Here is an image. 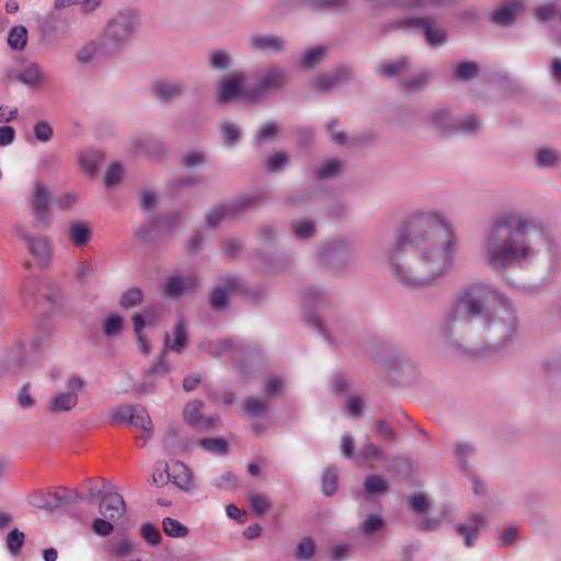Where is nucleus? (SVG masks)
Listing matches in <instances>:
<instances>
[{
    "mask_svg": "<svg viewBox=\"0 0 561 561\" xmlns=\"http://www.w3.org/2000/svg\"><path fill=\"white\" fill-rule=\"evenodd\" d=\"M162 526L164 533L170 537L183 538L188 533V529L183 524L171 517H165L162 520Z\"/></svg>",
    "mask_w": 561,
    "mask_h": 561,
    "instance_id": "nucleus-51",
    "label": "nucleus"
},
{
    "mask_svg": "<svg viewBox=\"0 0 561 561\" xmlns=\"http://www.w3.org/2000/svg\"><path fill=\"white\" fill-rule=\"evenodd\" d=\"M137 28L136 16L131 11H119L108 19L100 35V50L103 55L118 53L129 43Z\"/></svg>",
    "mask_w": 561,
    "mask_h": 561,
    "instance_id": "nucleus-5",
    "label": "nucleus"
},
{
    "mask_svg": "<svg viewBox=\"0 0 561 561\" xmlns=\"http://www.w3.org/2000/svg\"><path fill=\"white\" fill-rule=\"evenodd\" d=\"M168 480L178 485L180 489L188 490L193 485L192 472L181 461H173L165 469Z\"/></svg>",
    "mask_w": 561,
    "mask_h": 561,
    "instance_id": "nucleus-26",
    "label": "nucleus"
},
{
    "mask_svg": "<svg viewBox=\"0 0 561 561\" xmlns=\"http://www.w3.org/2000/svg\"><path fill=\"white\" fill-rule=\"evenodd\" d=\"M393 30H412L424 34L426 43L432 47L443 46L447 42V33L432 16H404L390 23Z\"/></svg>",
    "mask_w": 561,
    "mask_h": 561,
    "instance_id": "nucleus-7",
    "label": "nucleus"
},
{
    "mask_svg": "<svg viewBox=\"0 0 561 561\" xmlns=\"http://www.w3.org/2000/svg\"><path fill=\"white\" fill-rule=\"evenodd\" d=\"M156 98L162 102H170L184 94L186 88L182 81L170 82L158 80L152 87Z\"/></svg>",
    "mask_w": 561,
    "mask_h": 561,
    "instance_id": "nucleus-25",
    "label": "nucleus"
},
{
    "mask_svg": "<svg viewBox=\"0 0 561 561\" xmlns=\"http://www.w3.org/2000/svg\"><path fill=\"white\" fill-rule=\"evenodd\" d=\"M321 483L324 495H333L337 489L336 469L333 467L327 468L322 473Z\"/></svg>",
    "mask_w": 561,
    "mask_h": 561,
    "instance_id": "nucleus-46",
    "label": "nucleus"
},
{
    "mask_svg": "<svg viewBox=\"0 0 561 561\" xmlns=\"http://www.w3.org/2000/svg\"><path fill=\"white\" fill-rule=\"evenodd\" d=\"M531 233L550 243V233L540 221L525 213L510 210L496 216L482 239L485 263L493 272H506L511 266L531 263L539 249Z\"/></svg>",
    "mask_w": 561,
    "mask_h": 561,
    "instance_id": "nucleus-2",
    "label": "nucleus"
},
{
    "mask_svg": "<svg viewBox=\"0 0 561 561\" xmlns=\"http://www.w3.org/2000/svg\"><path fill=\"white\" fill-rule=\"evenodd\" d=\"M50 192L42 183L35 182L32 195L28 197V204L34 214V221L36 227H47L50 222L49 206H50Z\"/></svg>",
    "mask_w": 561,
    "mask_h": 561,
    "instance_id": "nucleus-10",
    "label": "nucleus"
},
{
    "mask_svg": "<svg viewBox=\"0 0 561 561\" xmlns=\"http://www.w3.org/2000/svg\"><path fill=\"white\" fill-rule=\"evenodd\" d=\"M411 66L407 57H400L397 60L383 62L378 66L377 73L387 78H396L400 83V79L410 75Z\"/></svg>",
    "mask_w": 561,
    "mask_h": 561,
    "instance_id": "nucleus-27",
    "label": "nucleus"
},
{
    "mask_svg": "<svg viewBox=\"0 0 561 561\" xmlns=\"http://www.w3.org/2000/svg\"><path fill=\"white\" fill-rule=\"evenodd\" d=\"M249 46L254 51L279 54L286 49V41L272 34H255L249 37Z\"/></svg>",
    "mask_w": 561,
    "mask_h": 561,
    "instance_id": "nucleus-16",
    "label": "nucleus"
},
{
    "mask_svg": "<svg viewBox=\"0 0 561 561\" xmlns=\"http://www.w3.org/2000/svg\"><path fill=\"white\" fill-rule=\"evenodd\" d=\"M210 66L214 69L224 70L230 67L231 58L224 50H215L209 55Z\"/></svg>",
    "mask_w": 561,
    "mask_h": 561,
    "instance_id": "nucleus-61",
    "label": "nucleus"
},
{
    "mask_svg": "<svg viewBox=\"0 0 561 561\" xmlns=\"http://www.w3.org/2000/svg\"><path fill=\"white\" fill-rule=\"evenodd\" d=\"M131 319H133V323H134V330L137 335L138 347L141 353L149 354V352H150L149 343L146 340V337L142 335V330L145 328V317L142 314H139V312H138V313H135Z\"/></svg>",
    "mask_w": 561,
    "mask_h": 561,
    "instance_id": "nucleus-43",
    "label": "nucleus"
},
{
    "mask_svg": "<svg viewBox=\"0 0 561 561\" xmlns=\"http://www.w3.org/2000/svg\"><path fill=\"white\" fill-rule=\"evenodd\" d=\"M526 7L525 0H508L492 14V21L500 26L513 24Z\"/></svg>",
    "mask_w": 561,
    "mask_h": 561,
    "instance_id": "nucleus-20",
    "label": "nucleus"
},
{
    "mask_svg": "<svg viewBox=\"0 0 561 561\" xmlns=\"http://www.w3.org/2000/svg\"><path fill=\"white\" fill-rule=\"evenodd\" d=\"M124 329V319L119 314H111L107 317L103 324V331L105 336L114 337L117 336Z\"/></svg>",
    "mask_w": 561,
    "mask_h": 561,
    "instance_id": "nucleus-49",
    "label": "nucleus"
},
{
    "mask_svg": "<svg viewBox=\"0 0 561 561\" xmlns=\"http://www.w3.org/2000/svg\"><path fill=\"white\" fill-rule=\"evenodd\" d=\"M459 238L451 221L437 209L410 214L387 251L389 268L404 287L422 289L454 270Z\"/></svg>",
    "mask_w": 561,
    "mask_h": 561,
    "instance_id": "nucleus-1",
    "label": "nucleus"
},
{
    "mask_svg": "<svg viewBox=\"0 0 561 561\" xmlns=\"http://www.w3.org/2000/svg\"><path fill=\"white\" fill-rule=\"evenodd\" d=\"M455 127L457 128L455 133H474L480 129L481 124L474 116H468L463 118L462 121L456 122Z\"/></svg>",
    "mask_w": 561,
    "mask_h": 561,
    "instance_id": "nucleus-63",
    "label": "nucleus"
},
{
    "mask_svg": "<svg viewBox=\"0 0 561 561\" xmlns=\"http://www.w3.org/2000/svg\"><path fill=\"white\" fill-rule=\"evenodd\" d=\"M350 77L351 75L348 69L339 68L331 73L318 77L311 82V85L318 92L325 94L329 93L335 87H337L340 83L348 80Z\"/></svg>",
    "mask_w": 561,
    "mask_h": 561,
    "instance_id": "nucleus-23",
    "label": "nucleus"
},
{
    "mask_svg": "<svg viewBox=\"0 0 561 561\" xmlns=\"http://www.w3.org/2000/svg\"><path fill=\"white\" fill-rule=\"evenodd\" d=\"M317 222L311 219L299 218L291 221L290 227L296 239H309L314 236Z\"/></svg>",
    "mask_w": 561,
    "mask_h": 561,
    "instance_id": "nucleus-35",
    "label": "nucleus"
},
{
    "mask_svg": "<svg viewBox=\"0 0 561 561\" xmlns=\"http://www.w3.org/2000/svg\"><path fill=\"white\" fill-rule=\"evenodd\" d=\"M559 14V9L556 2L550 1L539 5L535 10V18L540 22H547Z\"/></svg>",
    "mask_w": 561,
    "mask_h": 561,
    "instance_id": "nucleus-57",
    "label": "nucleus"
},
{
    "mask_svg": "<svg viewBox=\"0 0 561 561\" xmlns=\"http://www.w3.org/2000/svg\"><path fill=\"white\" fill-rule=\"evenodd\" d=\"M198 278L192 274L172 275L167 278L163 285V293L173 299H179L186 294L196 291L198 288Z\"/></svg>",
    "mask_w": 561,
    "mask_h": 561,
    "instance_id": "nucleus-13",
    "label": "nucleus"
},
{
    "mask_svg": "<svg viewBox=\"0 0 561 561\" xmlns=\"http://www.w3.org/2000/svg\"><path fill=\"white\" fill-rule=\"evenodd\" d=\"M163 443L170 454H178L186 449L188 446L187 438L182 437L180 435V430L174 425H170L168 427L167 434L163 438Z\"/></svg>",
    "mask_w": 561,
    "mask_h": 561,
    "instance_id": "nucleus-30",
    "label": "nucleus"
},
{
    "mask_svg": "<svg viewBox=\"0 0 561 561\" xmlns=\"http://www.w3.org/2000/svg\"><path fill=\"white\" fill-rule=\"evenodd\" d=\"M324 55L325 49L323 47L311 48L305 54L300 64L302 67L312 68L323 59Z\"/></svg>",
    "mask_w": 561,
    "mask_h": 561,
    "instance_id": "nucleus-60",
    "label": "nucleus"
},
{
    "mask_svg": "<svg viewBox=\"0 0 561 561\" xmlns=\"http://www.w3.org/2000/svg\"><path fill=\"white\" fill-rule=\"evenodd\" d=\"M129 426H135L140 428L146 433V439H149L152 436L153 425L151 419L146 410H138L136 408L133 419L130 420Z\"/></svg>",
    "mask_w": 561,
    "mask_h": 561,
    "instance_id": "nucleus-38",
    "label": "nucleus"
},
{
    "mask_svg": "<svg viewBox=\"0 0 561 561\" xmlns=\"http://www.w3.org/2000/svg\"><path fill=\"white\" fill-rule=\"evenodd\" d=\"M224 219H231L227 204L217 205L206 215V221L209 227H217Z\"/></svg>",
    "mask_w": 561,
    "mask_h": 561,
    "instance_id": "nucleus-55",
    "label": "nucleus"
},
{
    "mask_svg": "<svg viewBox=\"0 0 561 561\" xmlns=\"http://www.w3.org/2000/svg\"><path fill=\"white\" fill-rule=\"evenodd\" d=\"M346 0H288L284 3L288 8L307 7L310 9H337L343 8Z\"/></svg>",
    "mask_w": 561,
    "mask_h": 561,
    "instance_id": "nucleus-32",
    "label": "nucleus"
},
{
    "mask_svg": "<svg viewBox=\"0 0 561 561\" xmlns=\"http://www.w3.org/2000/svg\"><path fill=\"white\" fill-rule=\"evenodd\" d=\"M140 543L129 537L113 538L105 545V551L112 559H126L136 553Z\"/></svg>",
    "mask_w": 561,
    "mask_h": 561,
    "instance_id": "nucleus-22",
    "label": "nucleus"
},
{
    "mask_svg": "<svg viewBox=\"0 0 561 561\" xmlns=\"http://www.w3.org/2000/svg\"><path fill=\"white\" fill-rule=\"evenodd\" d=\"M264 198L261 194H244L227 203L230 218L236 219L247 211L259 208L263 205Z\"/></svg>",
    "mask_w": 561,
    "mask_h": 561,
    "instance_id": "nucleus-21",
    "label": "nucleus"
},
{
    "mask_svg": "<svg viewBox=\"0 0 561 561\" xmlns=\"http://www.w3.org/2000/svg\"><path fill=\"white\" fill-rule=\"evenodd\" d=\"M469 524H459L456 527L458 535L465 538L467 547H472L479 536L480 526L486 523V516L483 514L474 513L468 518Z\"/></svg>",
    "mask_w": 561,
    "mask_h": 561,
    "instance_id": "nucleus-24",
    "label": "nucleus"
},
{
    "mask_svg": "<svg viewBox=\"0 0 561 561\" xmlns=\"http://www.w3.org/2000/svg\"><path fill=\"white\" fill-rule=\"evenodd\" d=\"M51 500L45 504L47 510H55L57 507L75 504L85 496L78 492L77 490H69L66 488H61L50 494Z\"/></svg>",
    "mask_w": 561,
    "mask_h": 561,
    "instance_id": "nucleus-28",
    "label": "nucleus"
},
{
    "mask_svg": "<svg viewBox=\"0 0 561 561\" xmlns=\"http://www.w3.org/2000/svg\"><path fill=\"white\" fill-rule=\"evenodd\" d=\"M102 159V154L98 151H88L81 154L80 163L82 169L90 175H94L98 172L99 163Z\"/></svg>",
    "mask_w": 561,
    "mask_h": 561,
    "instance_id": "nucleus-47",
    "label": "nucleus"
},
{
    "mask_svg": "<svg viewBox=\"0 0 561 561\" xmlns=\"http://www.w3.org/2000/svg\"><path fill=\"white\" fill-rule=\"evenodd\" d=\"M25 365L26 364L22 351L18 350L16 352H12L7 356L5 360L3 362V375H16L23 370Z\"/></svg>",
    "mask_w": 561,
    "mask_h": 561,
    "instance_id": "nucleus-37",
    "label": "nucleus"
},
{
    "mask_svg": "<svg viewBox=\"0 0 561 561\" xmlns=\"http://www.w3.org/2000/svg\"><path fill=\"white\" fill-rule=\"evenodd\" d=\"M144 291L139 287H129L121 296L119 306L123 309H130L144 302Z\"/></svg>",
    "mask_w": 561,
    "mask_h": 561,
    "instance_id": "nucleus-39",
    "label": "nucleus"
},
{
    "mask_svg": "<svg viewBox=\"0 0 561 561\" xmlns=\"http://www.w3.org/2000/svg\"><path fill=\"white\" fill-rule=\"evenodd\" d=\"M98 51L101 53L100 38L98 39V43H90L81 49H79L77 53V59L82 64H87L93 59Z\"/></svg>",
    "mask_w": 561,
    "mask_h": 561,
    "instance_id": "nucleus-64",
    "label": "nucleus"
},
{
    "mask_svg": "<svg viewBox=\"0 0 561 561\" xmlns=\"http://www.w3.org/2000/svg\"><path fill=\"white\" fill-rule=\"evenodd\" d=\"M341 161L337 159H330L313 171V179L318 181L332 179L337 176L341 173Z\"/></svg>",
    "mask_w": 561,
    "mask_h": 561,
    "instance_id": "nucleus-36",
    "label": "nucleus"
},
{
    "mask_svg": "<svg viewBox=\"0 0 561 561\" xmlns=\"http://www.w3.org/2000/svg\"><path fill=\"white\" fill-rule=\"evenodd\" d=\"M84 387L80 377H71L67 381V391L58 392L50 401L48 410L53 413H62L72 410L78 404V393Z\"/></svg>",
    "mask_w": 561,
    "mask_h": 561,
    "instance_id": "nucleus-11",
    "label": "nucleus"
},
{
    "mask_svg": "<svg viewBox=\"0 0 561 561\" xmlns=\"http://www.w3.org/2000/svg\"><path fill=\"white\" fill-rule=\"evenodd\" d=\"M479 73V67L473 61H462L458 64L454 69V76L460 81H469L477 77Z\"/></svg>",
    "mask_w": 561,
    "mask_h": 561,
    "instance_id": "nucleus-42",
    "label": "nucleus"
},
{
    "mask_svg": "<svg viewBox=\"0 0 561 561\" xmlns=\"http://www.w3.org/2000/svg\"><path fill=\"white\" fill-rule=\"evenodd\" d=\"M204 403L201 400H194L188 402L184 409V420L192 426L201 427V428H215L219 422V417L217 415L210 416L208 419L202 415V408Z\"/></svg>",
    "mask_w": 561,
    "mask_h": 561,
    "instance_id": "nucleus-17",
    "label": "nucleus"
},
{
    "mask_svg": "<svg viewBox=\"0 0 561 561\" xmlns=\"http://www.w3.org/2000/svg\"><path fill=\"white\" fill-rule=\"evenodd\" d=\"M141 537L150 546H157L161 541V534L159 529L151 523H145L140 526Z\"/></svg>",
    "mask_w": 561,
    "mask_h": 561,
    "instance_id": "nucleus-58",
    "label": "nucleus"
},
{
    "mask_svg": "<svg viewBox=\"0 0 561 561\" xmlns=\"http://www.w3.org/2000/svg\"><path fill=\"white\" fill-rule=\"evenodd\" d=\"M27 42V31L24 26L19 25L10 30L8 35V44L13 49H23Z\"/></svg>",
    "mask_w": 561,
    "mask_h": 561,
    "instance_id": "nucleus-44",
    "label": "nucleus"
},
{
    "mask_svg": "<svg viewBox=\"0 0 561 561\" xmlns=\"http://www.w3.org/2000/svg\"><path fill=\"white\" fill-rule=\"evenodd\" d=\"M432 127L443 130L446 134L455 133L456 121L453 119L448 108H437L430 113L427 117Z\"/></svg>",
    "mask_w": 561,
    "mask_h": 561,
    "instance_id": "nucleus-29",
    "label": "nucleus"
},
{
    "mask_svg": "<svg viewBox=\"0 0 561 561\" xmlns=\"http://www.w3.org/2000/svg\"><path fill=\"white\" fill-rule=\"evenodd\" d=\"M69 238L77 247L87 244L91 239V229L84 221H73L70 224Z\"/></svg>",
    "mask_w": 561,
    "mask_h": 561,
    "instance_id": "nucleus-33",
    "label": "nucleus"
},
{
    "mask_svg": "<svg viewBox=\"0 0 561 561\" xmlns=\"http://www.w3.org/2000/svg\"><path fill=\"white\" fill-rule=\"evenodd\" d=\"M14 234L26 242L30 253L37 260L41 266H47L51 261V249L48 239L44 236H32L26 228L16 224Z\"/></svg>",
    "mask_w": 561,
    "mask_h": 561,
    "instance_id": "nucleus-9",
    "label": "nucleus"
},
{
    "mask_svg": "<svg viewBox=\"0 0 561 561\" xmlns=\"http://www.w3.org/2000/svg\"><path fill=\"white\" fill-rule=\"evenodd\" d=\"M245 75L243 72H232L225 79L219 87L217 100L219 103H227L234 98L245 100L244 91L250 88L245 84Z\"/></svg>",
    "mask_w": 561,
    "mask_h": 561,
    "instance_id": "nucleus-14",
    "label": "nucleus"
},
{
    "mask_svg": "<svg viewBox=\"0 0 561 561\" xmlns=\"http://www.w3.org/2000/svg\"><path fill=\"white\" fill-rule=\"evenodd\" d=\"M385 527V522L381 516L377 514H370L366 520L362 524L360 530L365 535H371L375 531L381 530Z\"/></svg>",
    "mask_w": 561,
    "mask_h": 561,
    "instance_id": "nucleus-59",
    "label": "nucleus"
},
{
    "mask_svg": "<svg viewBox=\"0 0 561 561\" xmlns=\"http://www.w3.org/2000/svg\"><path fill=\"white\" fill-rule=\"evenodd\" d=\"M559 153L554 149L541 148L536 152V162L540 167H552L559 161Z\"/></svg>",
    "mask_w": 561,
    "mask_h": 561,
    "instance_id": "nucleus-56",
    "label": "nucleus"
},
{
    "mask_svg": "<svg viewBox=\"0 0 561 561\" xmlns=\"http://www.w3.org/2000/svg\"><path fill=\"white\" fill-rule=\"evenodd\" d=\"M432 75L427 71H422L405 76L400 79V87L407 91H419L426 87L431 80Z\"/></svg>",
    "mask_w": 561,
    "mask_h": 561,
    "instance_id": "nucleus-34",
    "label": "nucleus"
},
{
    "mask_svg": "<svg viewBox=\"0 0 561 561\" xmlns=\"http://www.w3.org/2000/svg\"><path fill=\"white\" fill-rule=\"evenodd\" d=\"M25 536L18 528L9 533L7 537V547L12 554H16L24 545Z\"/></svg>",
    "mask_w": 561,
    "mask_h": 561,
    "instance_id": "nucleus-62",
    "label": "nucleus"
},
{
    "mask_svg": "<svg viewBox=\"0 0 561 561\" xmlns=\"http://www.w3.org/2000/svg\"><path fill=\"white\" fill-rule=\"evenodd\" d=\"M243 409L249 416L259 417L265 414L267 405L261 399L249 397L243 403Z\"/></svg>",
    "mask_w": 561,
    "mask_h": 561,
    "instance_id": "nucleus-53",
    "label": "nucleus"
},
{
    "mask_svg": "<svg viewBox=\"0 0 561 561\" xmlns=\"http://www.w3.org/2000/svg\"><path fill=\"white\" fill-rule=\"evenodd\" d=\"M506 297L492 285L484 282H471L463 285L455 295L443 321V334L446 339L460 331L473 319L482 320Z\"/></svg>",
    "mask_w": 561,
    "mask_h": 561,
    "instance_id": "nucleus-3",
    "label": "nucleus"
},
{
    "mask_svg": "<svg viewBox=\"0 0 561 561\" xmlns=\"http://www.w3.org/2000/svg\"><path fill=\"white\" fill-rule=\"evenodd\" d=\"M228 296L229 294L226 291L224 287L217 283L209 295V305L211 309L219 311L228 308Z\"/></svg>",
    "mask_w": 561,
    "mask_h": 561,
    "instance_id": "nucleus-41",
    "label": "nucleus"
},
{
    "mask_svg": "<svg viewBox=\"0 0 561 561\" xmlns=\"http://www.w3.org/2000/svg\"><path fill=\"white\" fill-rule=\"evenodd\" d=\"M19 80L28 87H38L44 82L45 75L38 64L27 65L18 76Z\"/></svg>",
    "mask_w": 561,
    "mask_h": 561,
    "instance_id": "nucleus-31",
    "label": "nucleus"
},
{
    "mask_svg": "<svg viewBox=\"0 0 561 561\" xmlns=\"http://www.w3.org/2000/svg\"><path fill=\"white\" fill-rule=\"evenodd\" d=\"M352 251V243L347 240H330L320 247L319 262L324 268L333 273H342L351 265Z\"/></svg>",
    "mask_w": 561,
    "mask_h": 561,
    "instance_id": "nucleus-8",
    "label": "nucleus"
},
{
    "mask_svg": "<svg viewBox=\"0 0 561 561\" xmlns=\"http://www.w3.org/2000/svg\"><path fill=\"white\" fill-rule=\"evenodd\" d=\"M305 308L308 311L307 321L314 327L321 328V320L313 312L316 307H324L328 305V297L325 293L317 287H307L302 293Z\"/></svg>",
    "mask_w": 561,
    "mask_h": 561,
    "instance_id": "nucleus-18",
    "label": "nucleus"
},
{
    "mask_svg": "<svg viewBox=\"0 0 561 561\" xmlns=\"http://www.w3.org/2000/svg\"><path fill=\"white\" fill-rule=\"evenodd\" d=\"M126 512L125 502L117 492H106L101 496L99 513L107 519H119Z\"/></svg>",
    "mask_w": 561,
    "mask_h": 561,
    "instance_id": "nucleus-19",
    "label": "nucleus"
},
{
    "mask_svg": "<svg viewBox=\"0 0 561 561\" xmlns=\"http://www.w3.org/2000/svg\"><path fill=\"white\" fill-rule=\"evenodd\" d=\"M364 489L370 495L379 494L388 490V483L383 477L378 474H370L366 477L364 481Z\"/></svg>",
    "mask_w": 561,
    "mask_h": 561,
    "instance_id": "nucleus-45",
    "label": "nucleus"
},
{
    "mask_svg": "<svg viewBox=\"0 0 561 561\" xmlns=\"http://www.w3.org/2000/svg\"><path fill=\"white\" fill-rule=\"evenodd\" d=\"M481 321L488 340V346L479 351L481 357L490 348L506 344L518 328L514 307L507 298L497 304Z\"/></svg>",
    "mask_w": 561,
    "mask_h": 561,
    "instance_id": "nucleus-4",
    "label": "nucleus"
},
{
    "mask_svg": "<svg viewBox=\"0 0 561 561\" xmlns=\"http://www.w3.org/2000/svg\"><path fill=\"white\" fill-rule=\"evenodd\" d=\"M224 144L228 147L236 146L241 138V129L233 123L225 121L220 124Z\"/></svg>",
    "mask_w": 561,
    "mask_h": 561,
    "instance_id": "nucleus-40",
    "label": "nucleus"
},
{
    "mask_svg": "<svg viewBox=\"0 0 561 561\" xmlns=\"http://www.w3.org/2000/svg\"><path fill=\"white\" fill-rule=\"evenodd\" d=\"M199 445L209 453L218 455H226L228 453V443L221 437L203 438L199 440Z\"/></svg>",
    "mask_w": 561,
    "mask_h": 561,
    "instance_id": "nucleus-52",
    "label": "nucleus"
},
{
    "mask_svg": "<svg viewBox=\"0 0 561 561\" xmlns=\"http://www.w3.org/2000/svg\"><path fill=\"white\" fill-rule=\"evenodd\" d=\"M316 554V543L310 537H305L297 545L295 557L301 561H309Z\"/></svg>",
    "mask_w": 561,
    "mask_h": 561,
    "instance_id": "nucleus-50",
    "label": "nucleus"
},
{
    "mask_svg": "<svg viewBox=\"0 0 561 561\" xmlns=\"http://www.w3.org/2000/svg\"><path fill=\"white\" fill-rule=\"evenodd\" d=\"M391 377L400 383L408 382L415 376V367L404 354H396L389 357L386 363Z\"/></svg>",
    "mask_w": 561,
    "mask_h": 561,
    "instance_id": "nucleus-15",
    "label": "nucleus"
},
{
    "mask_svg": "<svg viewBox=\"0 0 561 561\" xmlns=\"http://www.w3.org/2000/svg\"><path fill=\"white\" fill-rule=\"evenodd\" d=\"M218 284L220 287H224L229 295L245 293L244 284L236 275H225L218 278Z\"/></svg>",
    "mask_w": 561,
    "mask_h": 561,
    "instance_id": "nucleus-48",
    "label": "nucleus"
},
{
    "mask_svg": "<svg viewBox=\"0 0 561 561\" xmlns=\"http://www.w3.org/2000/svg\"><path fill=\"white\" fill-rule=\"evenodd\" d=\"M174 339L171 337L170 333H165L163 350L159 357V360L151 368L150 373H164L167 369L164 368V354L167 351H172L174 353H182L187 344V329L185 322L181 319L176 322L173 329Z\"/></svg>",
    "mask_w": 561,
    "mask_h": 561,
    "instance_id": "nucleus-12",
    "label": "nucleus"
},
{
    "mask_svg": "<svg viewBox=\"0 0 561 561\" xmlns=\"http://www.w3.org/2000/svg\"><path fill=\"white\" fill-rule=\"evenodd\" d=\"M249 503L253 513L257 516L264 515L272 507L270 500L260 493H253L249 496Z\"/></svg>",
    "mask_w": 561,
    "mask_h": 561,
    "instance_id": "nucleus-54",
    "label": "nucleus"
},
{
    "mask_svg": "<svg viewBox=\"0 0 561 561\" xmlns=\"http://www.w3.org/2000/svg\"><path fill=\"white\" fill-rule=\"evenodd\" d=\"M253 79L254 83L243 93L247 101L256 103L266 99L270 94L283 90L288 73L278 65H266L255 71Z\"/></svg>",
    "mask_w": 561,
    "mask_h": 561,
    "instance_id": "nucleus-6",
    "label": "nucleus"
}]
</instances>
